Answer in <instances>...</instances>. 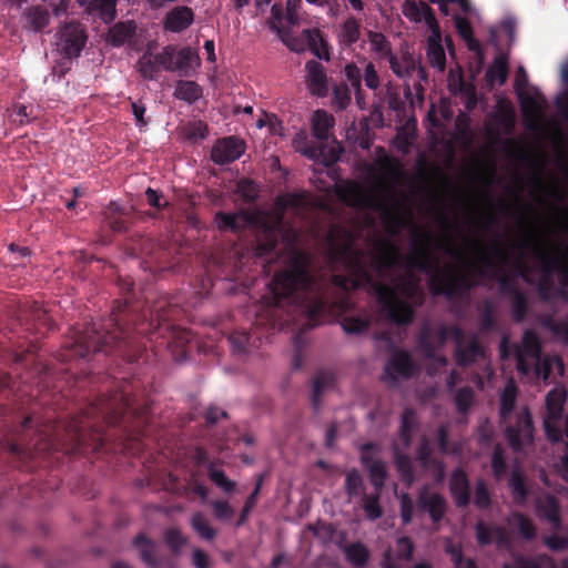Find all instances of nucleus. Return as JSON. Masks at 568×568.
<instances>
[{
    "mask_svg": "<svg viewBox=\"0 0 568 568\" xmlns=\"http://www.w3.org/2000/svg\"><path fill=\"white\" fill-rule=\"evenodd\" d=\"M118 0H87L85 7L90 13H98L105 22H112L116 17Z\"/></svg>",
    "mask_w": 568,
    "mask_h": 568,
    "instance_id": "e433bc0d",
    "label": "nucleus"
},
{
    "mask_svg": "<svg viewBox=\"0 0 568 568\" xmlns=\"http://www.w3.org/2000/svg\"><path fill=\"white\" fill-rule=\"evenodd\" d=\"M552 276L554 275H540L538 281L535 283L539 297L544 302H550L558 298L556 296L557 287L555 286Z\"/></svg>",
    "mask_w": 568,
    "mask_h": 568,
    "instance_id": "4d7b16f0",
    "label": "nucleus"
},
{
    "mask_svg": "<svg viewBox=\"0 0 568 568\" xmlns=\"http://www.w3.org/2000/svg\"><path fill=\"white\" fill-rule=\"evenodd\" d=\"M148 409L146 405L138 407L131 384L116 383L112 393L88 402L67 423L50 422L37 429V439L26 444L12 442L8 444V450L22 460L34 459L51 450H63L69 455L99 450L105 442L106 426H126L134 419L144 423Z\"/></svg>",
    "mask_w": 568,
    "mask_h": 568,
    "instance_id": "7ed1b4c3",
    "label": "nucleus"
},
{
    "mask_svg": "<svg viewBox=\"0 0 568 568\" xmlns=\"http://www.w3.org/2000/svg\"><path fill=\"white\" fill-rule=\"evenodd\" d=\"M333 258L342 262L347 274H333L328 283L323 282L322 292L325 293L329 304L316 320H311L306 315V329L320 325L326 314L344 303V301L337 302L331 297L329 290L332 287L344 293L368 287L376 297L381 314L389 322L397 326H406L414 321V306H422L425 300L424 292L419 286V278L414 273L407 272L400 278L398 287L376 281L372 275L366 253L361 248H355L352 243L344 244L333 254Z\"/></svg>",
    "mask_w": 568,
    "mask_h": 568,
    "instance_id": "20e7f679",
    "label": "nucleus"
},
{
    "mask_svg": "<svg viewBox=\"0 0 568 568\" xmlns=\"http://www.w3.org/2000/svg\"><path fill=\"white\" fill-rule=\"evenodd\" d=\"M334 124L335 120L332 114L325 110H316L312 119V135L321 142H327L329 130Z\"/></svg>",
    "mask_w": 568,
    "mask_h": 568,
    "instance_id": "c85d7f7f",
    "label": "nucleus"
},
{
    "mask_svg": "<svg viewBox=\"0 0 568 568\" xmlns=\"http://www.w3.org/2000/svg\"><path fill=\"white\" fill-rule=\"evenodd\" d=\"M367 40L371 44V50L378 59H389L393 54L392 44L389 40L382 33L373 30L366 32Z\"/></svg>",
    "mask_w": 568,
    "mask_h": 568,
    "instance_id": "79ce46f5",
    "label": "nucleus"
},
{
    "mask_svg": "<svg viewBox=\"0 0 568 568\" xmlns=\"http://www.w3.org/2000/svg\"><path fill=\"white\" fill-rule=\"evenodd\" d=\"M303 193H286L276 197V212L257 236L255 254L266 262L282 260L285 268L275 273L270 283L268 304L274 308L293 306L311 320H316L328 306L323 281L310 272L311 257L297 247L298 234L285 222L287 209L304 205Z\"/></svg>",
    "mask_w": 568,
    "mask_h": 568,
    "instance_id": "f03ea898",
    "label": "nucleus"
},
{
    "mask_svg": "<svg viewBox=\"0 0 568 568\" xmlns=\"http://www.w3.org/2000/svg\"><path fill=\"white\" fill-rule=\"evenodd\" d=\"M346 560L355 568H364L369 559L368 548L361 541L342 547Z\"/></svg>",
    "mask_w": 568,
    "mask_h": 568,
    "instance_id": "72a5a7b5",
    "label": "nucleus"
},
{
    "mask_svg": "<svg viewBox=\"0 0 568 568\" xmlns=\"http://www.w3.org/2000/svg\"><path fill=\"white\" fill-rule=\"evenodd\" d=\"M532 419L529 410L525 408L517 416L516 424L509 425L505 429V435L515 450L523 447L524 442L532 438Z\"/></svg>",
    "mask_w": 568,
    "mask_h": 568,
    "instance_id": "ddd939ff",
    "label": "nucleus"
},
{
    "mask_svg": "<svg viewBox=\"0 0 568 568\" xmlns=\"http://www.w3.org/2000/svg\"><path fill=\"white\" fill-rule=\"evenodd\" d=\"M535 257L540 263L541 275H554L557 273L565 256L558 254H551L548 251L536 247L534 251Z\"/></svg>",
    "mask_w": 568,
    "mask_h": 568,
    "instance_id": "a19ab883",
    "label": "nucleus"
},
{
    "mask_svg": "<svg viewBox=\"0 0 568 568\" xmlns=\"http://www.w3.org/2000/svg\"><path fill=\"white\" fill-rule=\"evenodd\" d=\"M508 486L514 501L517 505H524L529 496V488L526 484L525 475L520 469H514L511 471Z\"/></svg>",
    "mask_w": 568,
    "mask_h": 568,
    "instance_id": "473e14b6",
    "label": "nucleus"
},
{
    "mask_svg": "<svg viewBox=\"0 0 568 568\" xmlns=\"http://www.w3.org/2000/svg\"><path fill=\"white\" fill-rule=\"evenodd\" d=\"M415 371L416 365L409 352L396 348L385 364L382 379L396 384L399 377L410 378Z\"/></svg>",
    "mask_w": 568,
    "mask_h": 568,
    "instance_id": "1a4fd4ad",
    "label": "nucleus"
},
{
    "mask_svg": "<svg viewBox=\"0 0 568 568\" xmlns=\"http://www.w3.org/2000/svg\"><path fill=\"white\" fill-rule=\"evenodd\" d=\"M448 488L457 508H466L469 506L471 501L470 481L465 469L457 467L452 471Z\"/></svg>",
    "mask_w": 568,
    "mask_h": 568,
    "instance_id": "4468645a",
    "label": "nucleus"
},
{
    "mask_svg": "<svg viewBox=\"0 0 568 568\" xmlns=\"http://www.w3.org/2000/svg\"><path fill=\"white\" fill-rule=\"evenodd\" d=\"M419 422L417 414L412 407H405L400 415L398 437L405 448H408L413 440L414 433L418 429Z\"/></svg>",
    "mask_w": 568,
    "mask_h": 568,
    "instance_id": "5701e85b",
    "label": "nucleus"
},
{
    "mask_svg": "<svg viewBox=\"0 0 568 568\" xmlns=\"http://www.w3.org/2000/svg\"><path fill=\"white\" fill-rule=\"evenodd\" d=\"M306 84L312 94L324 98L328 93L327 74L325 68L316 60H310L305 64Z\"/></svg>",
    "mask_w": 568,
    "mask_h": 568,
    "instance_id": "a211bd4d",
    "label": "nucleus"
},
{
    "mask_svg": "<svg viewBox=\"0 0 568 568\" xmlns=\"http://www.w3.org/2000/svg\"><path fill=\"white\" fill-rule=\"evenodd\" d=\"M58 48L68 59L78 58L85 47L88 36L81 23L71 21L58 31Z\"/></svg>",
    "mask_w": 568,
    "mask_h": 568,
    "instance_id": "6e6552de",
    "label": "nucleus"
},
{
    "mask_svg": "<svg viewBox=\"0 0 568 568\" xmlns=\"http://www.w3.org/2000/svg\"><path fill=\"white\" fill-rule=\"evenodd\" d=\"M517 398V388L515 385H507L500 396L499 414L505 419L514 410Z\"/></svg>",
    "mask_w": 568,
    "mask_h": 568,
    "instance_id": "13d9d810",
    "label": "nucleus"
},
{
    "mask_svg": "<svg viewBox=\"0 0 568 568\" xmlns=\"http://www.w3.org/2000/svg\"><path fill=\"white\" fill-rule=\"evenodd\" d=\"M244 217V214H237V213H224L222 211H219L215 214V223L221 231H232V232H239L243 229V224L240 223L239 219Z\"/></svg>",
    "mask_w": 568,
    "mask_h": 568,
    "instance_id": "603ef678",
    "label": "nucleus"
},
{
    "mask_svg": "<svg viewBox=\"0 0 568 568\" xmlns=\"http://www.w3.org/2000/svg\"><path fill=\"white\" fill-rule=\"evenodd\" d=\"M554 561L547 555L527 557L524 555H513L510 562H505L503 568H552Z\"/></svg>",
    "mask_w": 568,
    "mask_h": 568,
    "instance_id": "c756f323",
    "label": "nucleus"
},
{
    "mask_svg": "<svg viewBox=\"0 0 568 568\" xmlns=\"http://www.w3.org/2000/svg\"><path fill=\"white\" fill-rule=\"evenodd\" d=\"M191 526L197 535L204 540H213L216 536V530L211 527L207 519L201 513H195L191 518Z\"/></svg>",
    "mask_w": 568,
    "mask_h": 568,
    "instance_id": "5fc2aeb1",
    "label": "nucleus"
},
{
    "mask_svg": "<svg viewBox=\"0 0 568 568\" xmlns=\"http://www.w3.org/2000/svg\"><path fill=\"white\" fill-rule=\"evenodd\" d=\"M416 459L424 468L436 465V460L433 458L430 443L425 436L420 439V443L416 448Z\"/></svg>",
    "mask_w": 568,
    "mask_h": 568,
    "instance_id": "69168bd1",
    "label": "nucleus"
},
{
    "mask_svg": "<svg viewBox=\"0 0 568 568\" xmlns=\"http://www.w3.org/2000/svg\"><path fill=\"white\" fill-rule=\"evenodd\" d=\"M474 400V390L469 386L462 387L455 395V405L460 414H466L471 407Z\"/></svg>",
    "mask_w": 568,
    "mask_h": 568,
    "instance_id": "774afa93",
    "label": "nucleus"
},
{
    "mask_svg": "<svg viewBox=\"0 0 568 568\" xmlns=\"http://www.w3.org/2000/svg\"><path fill=\"white\" fill-rule=\"evenodd\" d=\"M361 21L349 16L341 24L337 33L338 43L344 48H352L361 38Z\"/></svg>",
    "mask_w": 568,
    "mask_h": 568,
    "instance_id": "cd10ccee",
    "label": "nucleus"
},
{
    "mask_svg": "<svg viewBox=\"0 0 568 568\" xmlns=\"http://www.w3.org/2000/svg\"><path fill=\"white\" fill-rule=\"evenodd\" d=\"M378 500H379L378 491L374 495L363 494L362 506H363V509H364L366 516L372 520H376L379 517H382V515H383V510L379 506Z\"/></svg>",
    "mask_w": 568,
    "mask_h": 568,
    "instance_id": "e2e57ef3",
    "label": "nucleus"
},
{
    "mask_svg": "<svg viewBox=\"0 0 568 568\" xmlns=\"http://www.w3.org/2000/svg\"><path fill=\"white\" fill-rule=\"evenodd\" d=\"M403 14L415 23L425 21L432 31H438L439 26L434 10L424 1L405 0L403 3Z\"/></svg>",
    "mask_w": 568,
    "mask_h": 568,
    "instance_id": "f3484780",
    "label": "nucleus"
},
{
    "mask_svg": "<svg viewBox=\"0 0 568 568\" xmlns=\"http://www.w3.org/2000/svg\"><path fill=\"white\" fill-rule=\"evenodd\" d=\"M26 17L30 28L36 32L43 30L50 22V13L42 6L31 7Z\"/></svg>",
    "mask_w": 568,
    "mask_h": 568,
    "instance_id": "49530a36",
    "label": "nucleus"
},
{
    "mask_svg": "<svg viewBox=\"0 0 568 568\" xmlns=\"http://www.w3.org/2000/svg\"><path fill=\"white\" fill-rule=\"evenodd\" d=\"M136 32V24L133 20L119 21L108 32L106 40L113 47H121L131 41Z\"/></svg>",
    "mask_w": 568,
    "mask_h": 568,
    "instance_id": "4be33fe9",
    "label": "nucleus"
},
{
    "mask_svg": "<svg viewBox=\"0 0 568 568\" xmlns=\"http://www.w3.org/2000/svg\"><path fill=\"white\" fill-rule=\"evenodd\" d=\"M478 325L483 333L493 332L497 328L495 307L489 300H485L478 308Z\"/></svg>",
    "mask_w": 568,
    "mask_h": 568,
    "instance_id": "c03bdc74",
    "label": "nucleus"
},
{
    "mask_svg": "<svg viewBox=\"0 0 568 568\" xmlns=\"http://www.w3.org/2000/svg\"><path fill=\"white\" fill-rule=\"evenodd\" d=\"M565 396L555 393H548L546 397V417L545 419H552L559 422L564 412Z\"/></svg>",
    "mask_w": 568,
    "mask_h": 568,
    "instance_id": "de8ad7c7",
    "label": "nucleus"
},
{
    "mask_svg": "<svg viewBox=\"0 0 568 568\" xmlns=\"http://www.w3.org/2000/svg\"><path fill=\"white\" fill-rule=\"evenodd\" d=\"M535 508L540 520L547 521L554 530L561 528L560 504L555 496L550 494L539 496L536 499Z\"/></svg>",
    "mask_w": 568,
    "mask_h": 568,
    "instance_id": "dca6fc26",
    "label": "nucleus"
},
{
    "mask_svg": "<svg viewBox=\"0 0 568 568\" xmlns=\"http://www.w3.org/2000/svg\"><path fill=\"white\" fill-rule=\"evenodd\" d=\"M508 77V61L505 55H497L493 64L487 69L485 74L486 83L489 88H494L496 83L504 84Z\"/></svg>",
    "mask_w": 568,
    "mask_h": 568,
    "instance_id": "2f4dec72",
    "label": "nucleus"
},
{
    "mask_svg": "<svg viewBox=\"0 0 568 568\" xmlns=\"http://www.w3.org/2000/svg\"><path fill=\"white\" fill-rule=\"evenodd\" d=\"M485 352L479 341L476 337L464 345L463 339L456 344L455 359L456 364L460 367H467L475 363L478 358L484 357Z\"/></svg>",
    "mask_w": 568,
    "mask_h": 568,
    "instance_id": "412c9836",
    "label": "nucleus"
},
{
    "mask_svg": "<svg viewBox=\"0 0 568 568\" xmlns=\"http://www.w3.org/2000/svg\"><path fill=\"white\" fill-rule=\"evenodd\" d=\"M369 471L371 483L377 491H379L385 484L387 477L386 466L383 460L374 462V464L367 467Z\"/></svg>",
    "mask_w": 568,
    "mask_h": 568,
    "instance_id": "0e129e2a",
    "label": "nucleus"
},
{
    "mask_svg": "<svg viewBox=\"0 0 568 568\" xmlns=\"http://www.w3.org/2000/svg\"><path fill=\"white\" fill-rule=\"evenodd\" d=\"M194 21V12L192 8L186 6H178L168 11L163 19V28L165 31L180 33L186 30Z\"/></svg>",
    "mask_w": 568,
    "mask_h": 568,
    "instance_id": "6ab92c4d",
    "label": "nucleus"
},
{
    "mask_svg": "<svg viewBox=\"0 0 568 568\" xmlns=\"http://www.w3.org/2000/svg\"><path fill=\"white\" fill-rule=\"evenodd\" d=\"M417 509L427 513L434 524H438L447 510V501L439 493H432L423 486L417 495Z\"/></svg>",
    "mask_w": 568,
    "mask_h": 568,
    "instance_id": "9b49d317",
    "label": "nucleus"
},
{
    "mask_svg": "<svg viewBox=\"0 0 568 568\" xmlns=\"http://www.w3.org/2000/svg\"><path fill=\"white\" fill-rule=\"evenodd\" d=\"M363 477L356 468L347 471L345 478V493L349 499L358 496L363 490Z\"/></svg>",
    "mask_w": 568,
    "mask_h": 568,
    "instance_id": "bf43d9fd",
    "label": "nucleus"
},
{
    "mask_svg": "<svg viewBox=\"0 0 568 568\" xmlns=\"http://www.w3.org/2000/svg\"><path fill=\"white\" fill-rule=\"evenodd\" d=\"M155 61L168 72H176L180 77H190L194 72V65L200 64V58L190 47L178 49L174 44L165 45L155 54Z\"/></svg>",
    "mask_w": 568,
    "mask_h": 568,
    "instance_id": "0eeeda50",
    "label": "nucleus"
},
{
    "mask_svg": "<svg viewBox=\"0 0 568 568\" xmlns=\"http://www.w3.org/2000/svg\"><path fill=\"white\" fill-rule=\"evenodd\" d=\"M449 426L448 424H442L437 428L436 439L437 446L443 455H458L462 453V445L458 442H450L449 437Z\"/></svg>",
    "mask_w": 568,
    "mask_h": 568,
    "instance_id": "37998d69",
    "label": "nucleus"
},
{
    "mask_svg": "<svg viewBox=\"0 0 568 568\" xmlns=\"http://www.w3.org/2000/svg\"><path fill=\"white\" fill-rule=\"evenodd\" d=\"M371 320L362 316H347L344 318L342 326L347 334H361L368 329Z\"/></svg>",
    "mask_w": 568,
    "mask_h": 568,
    "instance_id": "680f3d73",
    "label": "nucleus"
},
{
    "mask_svg": "<svg viewBox=\"0 0 568 568\" xmlns=\"http://www.w3.org/2000/svg\"><path fill=\"white\" fill-rule=\"evenodd\" d=\"M18 318L22 325H26L27 331L43 334L54 328V323L48 312L37 302L24 305L20 310Z\"/></svg>",
    "mask_w": 568,
    "mask_h": 568,
    "instance_id": "9d476101",
    "label": "nucleus"
},
{
    "mask_svg": "<svg viewBox=\"0 0 568 568\" xmlns=\"http://www.w3.org/2000/svg\"><path fill=\"white\" fill-rule=\"evenodd\" d=\"M344 74L346 80L351 83V87L355 92L356 101L359 104L363 99L361 69L354 62H351L345 65Z\"/></svg>",
    "mask_w": 568,
    "mask_h": 568,
    "instance_id": "864d4df0",
    "label": "nucleus"
},
{
    "mask_svg": "<svg viewBox=\"0 0 568 568\" xmlns=\"http://www.w3.org/2000/svg\"><path fill=\"white\" fill-rule=\"evenodd\" d=\"M473 503L479 510H487L491 507V494L484 478H478L475 483Z\"/></svg>",
    "mask_w": 568,
    "mask_h": 568,
    "instance_id": "3c124183",
    "label": "nucleus"
},
{
    "mask_svg": "<svg viewBox=\"0 0 568 568\" xmlns=\"http://www.w3.org/2000/svg\"><path fill=\"white\" fill-rule=\"evenodd\" d=\"M426 57L433 68L440 72L446 69V53L442 44L439 30L433 31V34L428 38Z\"/></svg>",
    "mask_w": 568,
    "mask_h": 568,
    "instance_id": "b1692460",
    "label": "nucleus"
},
{
    "mask_svg": "<svg viewBox=\"0 0 568 568\" xmlns=\"http://www.w3.org/2000/svg\"><path fill=\"white\" fill-rule=\"evenodd\" d=\"M508 298L510 301L513 320L517 323L524 322L528 313V300L525 292L521 290Z\"/></svg>",
    "mask_w": 568,
    "mask_h": 568,
    "instance_id": "8fccbe9b",
    "label": "nucleus"
},
{
    "mask_svg": "<svg viewBox=\"0 0 568 568\" xmlns=\"http://www.w3.org/2000/svg\"><path fill=\"white\" fill-rule=\"evenodd\" d=\"M203 94V90L195 81L180 80L174 89V97L190 104L196 102Z\"/></svg>",
    "mask_w": 568,
    "mask_h": 568,
    "instance_id": "58836bf2",
    "label": "nucleus"
},
{
    "mask_svg": "<svg viewBox=\"0 0 568 568\" xmlns=\"http://www.w3.org/2000/svg\"><path fill=\"white\" fill-rule=\"evenodd\" d=\"M490 465L496 480H501L507 473L508 465L505 450L499 443L494 446Z\"/></svg>",
    "mask_w": 568,
    "mask_h": 568,
    "instance_id": "09e8293b",
    "label": "nucleus"
},
{
    "mask_svg": "<svg viewBox=\"0 0 568 568\" xmlns=\"http://www.w3.org/2000/svg\"><path fill=\"white\" fill-rule=\"evenodd\" d=\"M104 222L113 233H124L128 231L125 213L113 202L104 211Z\"/></svg>",
    "mask_w": 568,
    "mask_h": 568,
    "instance_id": "f704fd0d",
    "label": "nucleus"
},
{
    "mask_svg": "<svg viewBox=\"0 0 568 568\" xmlns=\"http://www.w3.org/2000/svg\"><path fill=\"white\" fill-rule=\"evenodd\" d=\"M557 273L559 286L556 290V296L568 303V258L564 257Z\"/></svg>",
    "mask_w": 568,
    "mask_h": 568,
    "instance_id": "338daca9",
    "label": "nucleus"
},
{
    "mask_svg": "<svg viewBox=\"0 0 568 568\" xmlns=\"http://www.w3.org/2000/svg\"><path fill=\"white\" fill-rule=\"evenodd\" d=\"M473 245L475 248L479 250L480 265L478 266L473 263L468 265L479 276H490L496 278L498 283V293L500 295L508 298L521 291L516 276H519L524 282L528 284H534L531 277L532 267L525 261L524 256H519L515 260V274H506L504 272V266L509 263L510 255L508 250L501 245L498 240H495L490 244L491 255L487 254L480 240L474 239Z\"/></svg>",
    "mask_w": 568,
    "mask_h": 568,
    "instance_id": "423d86ee",
    "label": "nucleus"
},
{
    "mask_svg": "<svg viewBox=\"0 0 568 568\" xmlns=\"http://www.w3.org/2000/svg\"><path fill=\"white\" fill-rule=\"evenodd\" d=\"M207 477L224 494L232 495L236 490V483L230 479L223 469L219 468L214 462L207 463Z\"/></svg>",
    "mask_w": 568,
    "mask_h": 568,
    "instance_id": "c9c22d12",
    "label": "nucleus"
},
{
    "mask_svg": "<svg viewBox=\"0 0 568 568\" xmlns=\"http://www.w3.org/2000/svg\"><path fill=\"white\" fill-rule=\"evenodd\" d=\"M178 310L164 298L152 307L138 312V306L118 302L109 317L91 323L83 329L73 327L71 337L63 345L59 358L70 362L75 358L90 359L95 354L116 355L128 363L136 362L145 352L144 339H162L176 362L185 361L197 342L190 329L171 323Z\"/></svg>",
    "mask_w": 568,
    "mask_h": 568,
    "instance_id": "f257e3e1",
    "label": "nucleus"
},
{
    "mask_svg": "<svg viewBox=\"0 0 568 568\" xmlns=\"http://www.w3.org/2000/svg\"><path fill=\"white\" fill-rule=\"evenodd\" d=\"M434 241L429 231L414 232L412 252L405 257V264L429 275L427 284L433 296H443L448 301L460 300L478 283L471 274L459 272L452 265L440 268L432 250Z\"/></svg>",
    "mask_w": 568,
    "mask_h": 568,
    "instance_id": "39448f33",
    "label": "nucleus"
},
{
    "mask_svg": "<svg viewBox=\"0 0 568 568\" xmlns=\"http://www.w3.org/2000/svg\"><path fill=\"white\" fill-rule=\"evenodd\" d=\"M375 268L378 271L392 270L400 264L402 254L398 247L390 241L376 243Z\"/></svg>",
    "mask_w": 568,
    "mask_h": 568,
    "instance_id": "aec40b11",
    "label": "nucleus"
},
{
    "mask_svg": "<svg viewBox=\"0 0 568 568\" xmlns=\"http://www.w3.org/2000/svg\"><path fill=\"white\" fill-rule=\"evenodd\" d=\"M139 72L144 79L153 80L158 77V73L160 71V65L155 61V54H143L142 58H140L139 62Z\"/></svg>",
    "mask_w": 568,
    "mask_h": 568,
    "instance_id": "052dcab7",
    "label": "nucleus"
},
{
    "mask_svg": "<svg viewBox=\"0 0 568 568\" xmlns=\"http://www.w3.org/2000/svg\"><path fill=\"white\" fill-rule=\"evenodd\" d=\"M393 456L400 479L407 486H410L416 479L412 458L407 454L402 453L397 448L394 449Z\"/></svg>",
    "mask_w": 568,
    "mask_h": 568,
    "instance_id": "4c0bfd02",
    "label": "nucleus"
},
{
    "mask_svg": "<svg viewBox=\"0 0 568 568\" xmlns=\"http://www.w3.org/2000/svg\"><path fill=\"white\" fill-rule=\"evenodd\" d=\"M389 68L393 73L400 78H409L416 71L417 62L409 51H403L400 57L392 54L388 59Z\"/></svg>",
    "mask_w": 568,
    "mask_h": 568,
    "instance_id": "bb28decb",
    "label": "nucleus"
},
{
    "mask_svg": "<svg viewBox=\"0 0 568 568\" xmlns=\"http://www.w3.org/2000/svg\"><path fill=\"white\" fill-rule=\"evenodd\" d=\"M475 532L477 542L480 546H488L495 542L498 548H507L511 542L510 537L504 527L488 525L481 520L476 523Z\"/></svg>",
    "mask_w": 568,
    "mask_h": 568,
    "instance_id": "2eb2a0df",
    "label": "nucleus"
},
{
    "mask_svg": "<svg viewBox=\"0 0 568 568\" xmlns=\"http://www.w3.org/2000/svg\"><path fill=\"white\" fill-rule=\"evenodd\" d=\"M508 525L524 540L530 541L537 536V529L532 520L523 513H511L508 517Z\"/></svg>",
    "mask_w": 568,
    "mask_h": 568,
    "instance_id": "a878e982",
    "label": "nucleus"
},
{
    "mask_svg": "<svg viewBox=\"0 0 568 568\" xmlns=\"http://www.w3.org/2000/svg\"><path fill=\"white\" fill-rule=\"evenodd\" d=\"M334 383V375L327 371H320L313 378L311 403L315 410L321 407L322 395L325 389L331 387Z\"/></svg>",
    "mask_w": 568,
    "mask_h": 568,
    "instance_id": "7c9ffc66",
    "label": "nucleus"
},
{
    "mask_svg": "<svg viewBox=\"0 0 568 568\" xmlns=\"http://www.w3.org/2000/svg\"><path fill=\"white\" fill-rule=\"evenodd\" d=\"M244 142L235 136L219 140L211 150V159L219 165L229 164L244 153Z\"/></svg>",
    "mask_w": 568,
    "mask_h": 568,
    "instance_id": "f8f14e48",
    "label": "nucleus"
},
{
    "mask_svg": "<svg viewBox=\"0 0 568 568\" xmlns=\"http://www.w3.org/2000/svg\"><path fill=\"white\" fill-rule=\"evenodd\" d=\"M232 352L236 355H246L252 347H257L256 339L245 331H234L227 337Z\"/></svg>",
    "mask_w": 568,
    "mask_h": 568,
    "instance_id": "ea45409f",
    "label": "nucleus"
},
{
    "mask_svg": "<svg viewBox=\"0 0 568 568\" xmlns=\"http://www.w3.org/2000/svg\"><path fill=\"white\" fill-rule=\"evenodd\" d=\"M521 348H518L517 351H521L523 354H526L530 357H537L541 349L540 339L537 335V333L532 329L525 331L523 335L521 341Z\"/></svg>",
    "mask_w": 568,
    "mask_h": 568,
    "instance_id": "6e6d98bb",
    "label": "nucleus"
},
{
    "mask_svg": "<svg viewBox=\"0 0 568 568\" xmlns=\"http://www.w3.org/2000/svg\"><path fill=\"white\" fill-rule=\"evenodd\" d=\"M263 480H264V476L260 475L257 477V479H256V483H255L253 491L245 499L243 508H242V510L240 513V516H239V518H237V520L235 523L236 527H242V526H244L246 524L251 511L253 510V508L256 505V501H257V498H258V495H260V491H261V487L263 485Z\"/></svg>",
    "mask_w": 568,
    "mask_h": 568,
    "instance_id": "a18cd8bd",
    "label": "nucleus"
},
{
    "mask_svg": "<svg viewBox=\"0 0 568 568\" xmlns=\"http://www.w3.org/2000/svg\"><path fill=\"white\" fill-rule=\"evenodd\" d=\"M134 546L139 548L141 560L149 568H161L163 565V558L156 556L155 544L143 534L138 535L133 540Z\"/></svg>",
    "mask_w": 568,
    "mask_h": 568,
    "instance_id": "393cba45",
    "label": "nucleus"
}]
</instances>
